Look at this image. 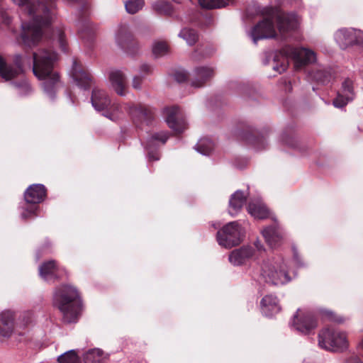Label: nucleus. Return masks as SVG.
Segmentation results:
<instances>
[{"instance_id":"18","label":"nucleus","mask_w":363,"mask_h":363,"mask_svg":"<svg viewBox=\"0 0 363 363\" xmlns=\"http://www.w3.org/2000/svg\"><path fill=\"white\" fill-rule=\"evenodd\" d=\"M111 88L120 96L127 94V80L125 74L121 70H111L108 76Z\"/></svg>"},{"instance_id":"51","label":"nucleus","mask_w":363,"mask_h":363,"mask_svg":"<svg viewBox=\"0 0 363 363\" xmlns=\"http://www.w3.org/2000/svg\"><path fill=\"white\" fill-rule=\"evenodd\" d=\"M359 347L363 350V338L361 340V341L359 343Z\"/></svg>"},{"instance_id":"10","label":"nucleus","mask_w":363,"mask_h":363,"mask_svg":"<svg viewBox=\"0 0 363 363\" xmlns=\"http://www.w3.org/2000/svg\"><path fill=\"white\" fill-rule=\"evenodd\" d=\"M335 39L342 49L363 44V31L352 28H341L335 34Z\"/></svg>"},{"instance_id":"33","label":"nucleus","mask_w":363,"mask_h":363,"mask_svg":"<svg viewBox=\"0 0 363 363\" xmlns=\"http://www.w3.org/2000/svg\"><path fill=\"white\" fill-rule=\"evenodd\" d=\"M179 36L183 38L189 45H194L199 38L198 34L194 30L187 28L182 29Z\"/></svg>"},{"instance_id":"23","label":"nucleus","mask_w":363,"mask_h":363,"mask_svg":"<svg viewBox=\"0 0 363 363\" xmlns=\"http://www.w3.org/2000/svg\"><path fill=\"white\" fill-rule=\"evenodd\" d=\"M116 42L117 45L126 52L135 45V41L128 28L123 25L118 28L116 34Z\"/></svg>"},{"instance_id":"12","label":"nucleus","mask_w":363,"mask_h":363,"mask_svg":"<svg viewBox=\"0 0 363 363\" xmlns=\"http://www.w3.org/2000/svg\"><path fill=\"white\" fill-rule=\"evenodd\" d=\"M124 108L135 123L143 121L149 123L153 118L152 109L143 104L128 103L125 104Z\"/></svg>"},{"instance_id":"4","label":"nucleus","mask_w":363,"mask_h":363,"mask_svg":"<svg viewBox=\"0 0 363 363\" xmlns=\"http://www.w3.org/2000/svg\"><path fill=\"white\" fill-rule=\"evenodd\" d=\"M53 303L62 313L65 323H72L78 320L81 303L75 288L67 285L57 288L54 294Z\"/></svg>"},{"instance_id":"15","label":"nucleus","mask_w":363,"mask_h":363,"mask_svg":"<svg viewBox=\"0 0 363 363\" xmlns=\"http://www.w3.org/2000/svg\"><path fill=\"white\" fill-rule=\"evenodd\" d=\"M15 67L8 65L5 60L0 56V77L4 81H9L22 72V57L17 55L14 59Z\"/></svg>"},{"instance_id":"22","label":"nucleus","mask_w":363,"mask_h":363,"mask_svg":"<svg viewBox=\"0 0 363 363\" xmlns=\"http://www.w3.org/2000/svg\"><path fill=\"white\" fill-rule=\"evenodd\" d=\"M62 269L57 267L53 260L44 262L39 267L40 276L47 281L59 279L62 276Z\"/></svg>"},{"instance_id":"48","label":"nucleus","mask_w":363,"mask_h":363,"mask_svg":"<svg viewBox=\"0 0 363 363\" xmlns=\"http://www.w3.org/2000/svg\"><path fill=\"white\" fill-rule=\"evenodd\" d=\"M2 20L4 23L9 25L11 22V18L6 13H3L1 15Z\"/></svg>"},{"instance_id":"13","label":"nucleus","mask_w":363,"mask_h":363,"mask_svg":"<svg viewBox=\"0 0 363 363\" xmlns=\"http://www.w3.org/2000/svg\"><path fill=\"white\" fill-rule=\"evenodd\" d=\"M165 112L166 122L175 133H180L186 128L187 124L179 107L167 108Z\"/></svg>"},{"instance_id":"43","label":"nucleus","mask_w":363,"mask_h":363,"mask_svg":"<svg viewBox=\"0 0 363 363\" xmlns=\"http://www.w3.org/2000/svg\"><path fill=\"white\" fill-rule=\"evenodd\" d=\"M174 79L175 80H177L178 82H183L184 81L186 80L187 79V74L186 72H183V71H179V72H177L175 74H174Z\"/></svg>"},{"instance_id":"19","label":"nucleus","mask_w":363,"mask_h":363,"mask_svg":"<svg viewBox=\"0 0 363 363\" xmlns=\"http://www.w3.org/2000/svg\"><path fill=\"white\" fill-rule=\"evenodd\" d=\"M169 138L168 134L166 132L161 131L152 134L147 140L145 144V148L147 150L148 159L150 160L156 161L160 159V154L157 152L154 151L156 143L160 142L162 144H164Z\"/></svg>"},{"instance_id":"16","label":"nucleus","mask_w":363,"mask_h":363,"mask_svg":"<svg viewBox=\"0 0 363 363\" xmlns=\"http://www.w3.org/2000/svg\"><path fill=\"white\" fill-rule=\"evenodd\" d=\"M71 76L77 86L84 89L89 87L91 82V76L76 59L73 60Z\"/></svg>"},{"instance_id":"35","label":"nucleus","mask_w":363,"mask_h":363,"mask_svg":"<svg viewBox=\"0 0 363 363\" xmlns=\"http://www.w3.org/2000/svg\"><path fill=\"white\" fill-rule=\"evenodd\" d=\"M230 0H199L202 8L213 9L225 6Z\"/></svg>"},{"instance_id":"25","label":"nucleus","mask_w":363,"mask_h":363,"mask_svg":"<svg viewBox=\"0 0 363 363\" xmlns=\"http://www.w3.org/2000/svg\"><path fill=\"white\" fill-rule=\"evenodd\" d=\"M260 305L262 312L266 316H272L279 313L281 310L277 296L272 294L263 297Z\"/></svg>"},{"instance_id":"30","label":"nucleus","mask_w":363,"mask_h":363,"mask_svg":"<svg viewBox=\"0 0 363 363\" xmlns=\"http://www.w3.org/2000/svg\"><path fill=\"white\" fill-rule=\"evenodd\" d=\"M84 363H106L108 355L99 348L91 349L84 354Z\"/></svg>"},{"instance_id":"11","label":"nucleus","mask_w":363,"mask_h":363,"mask_svg":"<svg viewBox=\"0 0 363 363\" xmlns=\"http://www.w3.org/2000/svg\"><path fill=\"white\" fill-rule=\"evenodd\" d=\"M292 328L302 334H308L317 326V321L311 312L298 309L290 323Z\"/></svg>"},{"instance_id":"40","label":"nucleus","mask_w":363,"mask_h":363,"mask_svg":"<svg viewBox=\"0 0 363 363\" xmlns=\"http://www.w3.org/2000/svg\"><path fill=\"white\" fill-rule=\"evenodd\" d=\"M52 38L53 40H57L62 50L65 52L67 49V43L65 39L64 32L61 29H57L53 31Z\"/></svg>"},{"instance_id":"44","label":"nucleus","mask_w":363,"mask_h":363,"mask_svg":"<svg viewBox=\"0 0 363 363\" xmlns=\"http://www.w3.org/2000/svg\"><path fill=\"white\" fill-rule=\"evenodd\" d=\"M254 145L258 150L263 149L265 147V140L263 138H257L254 141Z\"/></svg>"},{"instance_id":"41","label":"nucleus","mask_w":363,"mask_h":363,"mask_svg":"<svg viewBox=\"0 0 363 363\" xmlns=\"http://www.w3.org/2000/svg\"><path fill=\"white\" fill-rule=\"evenodd\" d=\"M13 84L21 95H26L31 91V87L25 79H22L20 82H14Z\"/></svg>"},{"instance_id":"28","label":"nucleus","mask_w":363,"mask_h":363,"mask_svg":"<svg viewBox=\"0 0 363 363\" xmlns=\"http://www.w3.org/2000/svg\"><path fill=\"white\" fill-rule=\"evenodd\" d=\"M247 196L241 191H235L229 201L228 212L232 216H235L242 208L246 201Z\"/></svg>"},{"instance_id":"21","label":"nucleus","mask_w":363,"mask_h":363,"mask_svg":"<svg viewBox=\"0 0 363 363\" xmlns=\"http://www.w3.org/2000/svg\"><path fill=\"white\" fill-rule=\"evenodd\" d=\"M255 255L251 246H243L233 250L229 255V261L233 265H241L249 261Z\"/></svg>"},{"instance_id":"9","label":"nucleus","mask_w":363,"mask_h":363,"mask_svg":"<svg viewBox=\"0 0 363 363\" xmlns=\"http://www.w3.org/2000/svg\"><path fill=\"white\" fill-rule=\"evenodd\" d=\"M46 196V189L43 184L30 185L24 194V198L27 203L33 204L26 208L21 213V218L27 219L36 215L38 207L36 204L42 202Z\"/></svg>"},{"instance_id":"36","label":"nucleus","mask_w":363,"mask_h":363,"mask_svg":"<svg viewBox=\"0 0 363 363\" xmlns=\"http://www.w3.org/2000/svg\"><path fill=\"white\" fill-rule=\"evenodd\" d=\"M153 9L158 13L170 15L172 13V7L167 1H157L152 4Z\"/></svg>"},{"instance_id":"6","label":"nucleus","mask_w":363,"mask_h":363,"mask_svg":"<svg viewBox=\"0 0 363 363\" xmlns=\"http://www.w3.org/2000/svg\"><path fill=\"white\" fill-rule=\"evenodd\" d=\"M318 345L328 351H342L347 347L346 335L334 328H325L318 335Z\"/></svg>"},{"instance_id":"14","label":"nucleus","mask_w":363,"mask_h":363,"mask_svg":"<svg viewBox=\"0 0 363 363\" xmlns=\"http://www.w3.org/2000/svg\"><path fill=\"white\" fill-rule=\"evenodd\" d=\"M354 96L353 81L350 78H346L342 82V86L337 93V96L333 101V105L337 108H342L349 101L353 100Z\"/></svg>"},{"instance_id":"20","label":"nucleus","mask_w":363,"mask_h":363,"mask_svg":"<svg viewBox=\"0 0 363 363\" xmlns=\"http://www.w3.org/2000/svg\"><path fill=\"white\" fill-rule=\"evenodd\" d=\"M262 233L271 247L279 246L284 239V233L277 223L264 228Z\"/></svg>"},{"instance_id":"39","label":"nucleus","mask_w":363,"mask_h":363,"mask_svg":"<svg viewBox=\"0 0 363 363\" xmlns=\"http://www.w3.org/2000/svg\"><path fill=\"white\" fill-rule=\"evenodd\" d=\"M168 52V46L165 42H156L152 47V52L156 57H162Z\"/></svg>"},{"instance_id":"45","label":"nucleus","mask_w":363,"mask_h":363,"mask_svg":"<svg viewBox=\"0 0 363 363\" xmlns=\"http://www.w3.org/2000/svg\"><path fill=\"white\" fill-rule=\"evenodd\" d=\"M325 315L328 317V318L331 320L337 322V323H342L343 320L341 318H337L332 312L330 311H325Z\"/></svg>"},{"instance_id":"17","label":"nucleus","mask_w":363,"mask_h":363,"mask_svg":"<svg viewBox=\"0 0 363 363\" xmlns=\"http://www.w3.org/2000/svg\"><path fill=\"white\" fill-rule=\"evenodd\" d=\"M214 75V70L212 67L201 66L196 67L191 74V86L194 87H202L211 80Z\"/></svg>"},{"instance_id":"26","label":"nucleus","mask_w":363,"mask_h":363,"mask_svg":"<svg viewBox=\"0 0 363 363\" xmlns=\"http://www.w3.org/2000/svg\"><path fill=\"white\" fill-rule=\"evenodd\" d=\"M13 330V314L11 311H3L0 314V335L9 337Z\"/></svg>"},{"instance_id":"3","label":"nucleus","mask_w":363,"mask_h":363,"mask_svg":"<svg viewBox=\"0 0 363 363\" xmlns=\"http://www.w3.org/2000/svg\"><path fill=\"white\" fill-rule=\"evenodd\" d=\"M33 72L36 77L43 80L44 91L53 99L59 76L53 70L54 63L57 60V54L51 50L40 49L33 55Z\"/></svg>"},{"instance_id":"31","label":"nucleus","mask_w":363,"mask_h":363,"mask_svg":"<svg viewBox=\"0 0 363 363\" xmlns=\"http://www.w3.org/2000/svg\"><path fill=\"white\" fill-rule=\"evenodd\" d=\"M312 78L318 83L325 84L332 79V72L330 68L318 69L312 73Z\"/></svg>"},{"instance_id":"49","label":"nucleus","mask_w":363,"mask_h":363,"mask_svg":"<svg viewBox=\"0 0 363 363\" xmlns=\"http://www.w3.org/2000/svg\"><path fill=\"white\" fill-rule=\"evenodd\" d=\"M294 261L296 262V264L298 265V266H301L302 264L300 261V259H299V257H298V255L296 252V250L295 249H294Z\"/></svg>"},{"instance_id":"47","label":"nucleus","mask_w":363,"mask_h":363,"mask_svg":"<svg viewBox=\"0 0 363 363\" xmlns=\"http://www.w3.org/2000/svg\"><path fill=\"white\" fill-rule=\"evenodd\" d=\"M150 70L151 67L148 65L144 64L140 67V72L143 73L147 74L150 72Z\"/></svg>"},{"instance_id":"37","label":"nucleus","mask_w":363,"mask_h":363,"mask_svg":"<svg viewBox=\"0 0 363 363\" xmlns=\"http://www.w3.org/2000/svg\"><path fill=\"white\" fill-rule=\"evenodd\" d=\"M60 363H80L79 357L74 350L65 352L57 358Z\"/></svg>"},{"instance_id":"1","label":"nucleus","mask_w":363,"mask_h":363,"mask_svg":"<svg viewBox=\"0 0 363 363\" xmlns=\"http://www.w3.org/2000/svg\"><path fill=\"white\" fill-rule=\"evenodd\" d=\"M31 17L29 22L22 23L21 39L28 48L36 46L55 15V0L33 2L31 0H12Z\"/></svg>"},{"instance_id":"32","label":"nucleus","mask_w":363,"mask_h":363,"mask_svg":"<svg viewBox=\"0 0 363 363\" xmlns=\"http://www.w3.org/2000/svg\"><path fill=\"white\" fill-rule=\"evenodd\" d=\"M214 145L208 138L201 139L196 145V150L203 155H208L213 150Z\"/></svg>"},{"instance_id":"29","label":"nucleus","mask_w":363,"mask_h":363,"mask_svg":"<svg viewBox=\"0 0 363 363\" xmlns=\"http://www.w3.org/2000/svg\"><path fill=\"white\" fill-rule=\"evenodd\" d=\"M247 211L252 216L257 219H264L269 216L268 209L259 200L250 201L247 206Z\"/></svg>"},{"instance_id":"27","label":"nucleus","mask_w":363,"mask_h":363,"mask_svg":"<svg viewBox=\"0 0 363 363\" xmlns=\"http://www.w3.org/2000/svg\"><path fill=\"white\" fill-rule=\"evenodd\" d=\"M79 35L85 42H91L94 38L95 28L88 19L80 20L77 23Z\"/></svg>"},{"instance_id":"5","label":"nucleus","mask_w":363,"mask_h":363,"mask_svg":"<svg viewBox=\"0 0 363 363\" xmlns=\"http://www.w3.org/2000/svg\"><path fill=\"white\" fill-rule=\"evenodd\" d=\"M260 275L264 282L272 285H283L291 280L286 264L281 257L264 260Z\"/></svg>"},{"instance_id":"8","label":"nucleus","mask_w":363,"mask_h":363,"mask_svg":"<svg viewBox=\"0 0 363 363\" xmlns=\"http://www.w3.org/2000/svg\"><path fill=\"white\" fill-rule=\"evenodd\" d=\"M243 235L242 229L237 221L230 222L217 232V241L220 246L231 248L239 245Z\"/></svg>"},{"instance_id":"50","label":"nucleus","mask_w":363,"mask_h":363,"mask_svg":"<svg viewBox=\"0 0 363 363\" xmlns=\"http://www.w3.org/2000/svg\"><path fill=\"white\" fill-rule=\"evenodd\" d=\"M255 246L256 247V248L258 250H262V245H261V242L260 241L257 240L255 242Z\"/></svg>"},{"instance_id":"42","label":"nucleus","mask_w":363,"mask_h":363,"mask_svg":"<svg viewBox=\"0 0 363 363\" xmlns=\"http://www.w3.org/2000/svg\"><path fill=\"white\" fill-rule=\"evenodd\" d=\"M143 78L140 76H135L132 80V86L136 90H140L142 89V83Z\"/></svg>"},{"instance_id":"34","label":"nucleus","mask_w":363,"mask_h":363,"mask_svg":"<svg viewBox=\"0 0 363 363\" xmlns=\"http://www.w3.org/2000/svg\"><path fill=\"white\" fill-rule=\"evenodd\" d=\"M105 111L104 115L111 121H116L122 115V108L119 104L115 103H111V105Z\"/></svg>"},{"instance_id":"7","label":"nucleus","mask_w":363,"mask_h":363,"mask_svg":"<svg viewBox=\"0 0 363 363\" xmlns=\"http://www.w3.org/2000/svg\"><path fill=\"white\" fill-rule=\"evenodd\" d=\"M281 54L293 60L296 70L316 61V54L312 50L305 48H294L289 45L281 49Z\"/></svg>"},{"instance_id":"46","label":"nucleus","mask_w":363,"mask_h":363,"mask_svg":"<svg viewBox=\"0 0 363 363\" xmlns=\"http://www.w3.org/2000/svg\"><path fill=\"white\" fill-rule=\"evenodd\" d=\"M286 67H287V64H281L279 67L278 66H274V69L277 71L279 73H281L282 72L285 71L286 69Z\"/></svg>"},{"instance_id":"24","label":"nucleus","mask_w":363,"mask_h":363,"mask_svg":"<svg viewBox=\"0 0 363 363\" xmlns=\"http://www.w3.org/2000/svg\"><path fill=\"white\" fill-rule=\"evenodd\" d=\"M91 104L98 111H106L111 105V99L105 91L95 88L92 91Z\"/></svg>"},{"instance_id":"38","label":"nucleus","mask_w":363,"mask_h":363,"mask_svg":"<svg viewBox=\"0 0 363 363\" xmlns=\"http://www.w3.org/2000/svg\"><path fill=\"white\" fill-rule=\"evenodd\" d=\"M144 6V0H127L125 3L126 11L134 14L142 9Z\"/></svg>"},{"instance_id":"2","label":"nucleus","mask_w":363,"mask_h":363,"mask_svg":"<svg viewBox=\"0 0 363 363\" xmlns=\"http://www.w3.org/2000/svg\"><path fill=\"white\" fill-rule=\"evenodd\" d=\"M259 13L263 16V20L255 26L250 32V36L255 44L259 40L276 37L274 21L277 22V29L283 37L289 32L297 28L298 18L295 13H286L279 8L269 6L262 8Z\"/></svg>"}]
</instances>
